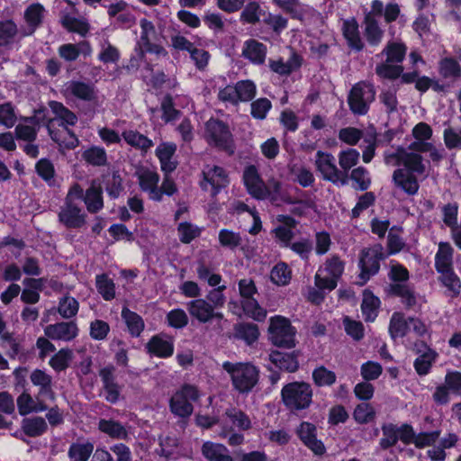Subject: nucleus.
<instances>
[{"instance_id": "nucleus-1", "label": "nucleus", "mask_w": 461, "mask_h": 461, "mask_svg": "<svg viewBox=\"0 0 461 461\" xmlns=\"http://www.w3.org/2000/svg\"><path fill=\"white\" fill-rule=\"evenodd\" d=\"M222 368L230 377L233 388L240 393H249L259 381V369L251 362H230Z\"/></svg>"}, {"instance_id": "nucleus-2", "label": "nucleus", "mask_w": 461, "mask_h": 461, "mask_svg": "<svg viewBox=\"0 0 461 461\" xmlns=\"http://www.w3.org/2000/svg\"><path fill=\"white\" fill-rule=\"evenodd\" d=\"M204 139L208 145L229 155L234 153V140L228 122L211 117L204 123Z\"/></svg>"}, {"instance_id": "nucleus-3", "label": "nucleus", "mask_w": 461, "mask_h": 461, "mask_svg": "<svg viewBox=\"0 0 461 461\" xmlns=\"http://www.w3.org/2000/svg\"><path fill=\"white\" fill-rule=\"evenodd\" d=\"M313 391L306 382H292L285 384L281 391V398L290 411L308 409L312 402Z\"/></svg>"}, {"instance_id": "nucleus-4", "label": "nucleus", "mask_w": 461, "mask_h": 461, "mask_svg": "<svg viewBox=\"0 0 461 461\" xmlns=\"http://www.w3.org/2000/svg\"><path fill=\"white\" fill-rule=\"evenodd\" d=\"M375 99V89L367 81H359L352 86L348 95V104L355 115H366L370 110V104Z\"/></svg>"}, {"instance_id": "nucleus-5", "label": "nucleus", "mask_w": 461, "mask_h": 461, "mask_svg": "<svg viewBox=\"0 0 461 461\" xmlns=\"http://www.w3.org/2000/svg\"><path fill=\"white\" fill-rule=\"evenodd\" d=\"M384 258V249L380 244L363 249L359 257L360 273L357 284L362 286L371 276L376 275L380 269V261Z\"/></svg>"}, {"instance_id": "nucleus-6", "label": "nucleus", "mask_w": 461, "mask_h": 461, "mask_svg": "<svg viewBox=\"0 0 461 461\" xmlns=\"http://www.w3.org/2000/svg\"><path fill=\"white\" fill-rule=\"evenodd\" d=\"M316 168L321 173L322 178L335 185H345L348 182V175L340 171L336 164L332 154L318 150L316 153Z\"/></svg>"}, {"instance_id": "nucleus-7", "label": "nucleus", "mask_w": 461, "mask_h": 461, "mask_svg": "<svg viewBox=\"0 0 461 461\" xmlns=\"http://www.w3.org/2000/svg\"><path fill=\"white\" fill-rule=\"evenodd\" d=\"M268 330L270 339L276 346L287 348L294 347V330L287 319L280 316L272 318Z\"/></svg>"}, {"instance_id": "nucleus-8", "label": "nucleus", "mask_w": 461, "mask_h": 461, "mask_svg": "<svg viewBox=\"0 0 461 461\" xmlns=\"http://www.w3.org/2000/svg\"><path fill=\"white\" fill-rule=\"evenodd\" d=\"M344 271V263L338 257H332L325 263L315 276V286L332 291L336 288L339 278Z\"/></svg>"}, {"instance_id": "nucleus-9", "label": "nucleus", "mask_w": 461, "mask_h": 461, "mask_svg": "<svg viewBox=\"0 0 461 461\" xmlns=\"http://www.w3.org/2000/svg\"><path fill=\"white\" fill-rule=\"evenodd\" d=\"M49 106L57 118L61 121L59 125L62 126L69 135V140L64 142L65 148L68 149H74L78 146L79 140L68 126H75L77 124V114L66 107L62 103L58 101H50Z\"/></svg>"}, {"instance_id": "nucleus-10", "label": "nucleus", "mask_w": 461, "mask_h": 461, "mask_svg": "<svg viewBox=\"0 0 461 461\" xmlns=\"http://www.w3.org/2000/svg\"><path fill=\"white\" fill-rule=\"evenodd\" d=\"M302 442L315 455H322L325 452L323 443L317 439V428L314 424L303 421L295 430Z\"/></svg>"}, {"instance_id": "nucleus-11", "label": "nucleus", "mask_w": 461, "mask_h": 461, "mask_svg": "<svg viewBox=\"0 0 461 461\" xmlns=\"http://www.w3.org/2000/svg\"><path fill=\"white\" fill-rule=\"evenodd\" d=\"M78 328L74 321H61L45 327L44 334L53 340L70 341L77 336Z\"/></svg>"}, {"instance_id": "nucleus-12", "label": "nucleus", "mask_w": 461, "mask_h": 461, "mask_svg": "<svg viewBox=\"0 0 461 461\" xmlns=\"http://www.w3.org/2000/svg\"><path fill=\"white\" fill-rule=\"evenodd\" d=\"M242 182L248 194L255 198L263 196L262 188L266 185L262 179L257 166L249 165L245 167L242 174Z\"/></svg>"}, {"instance_id": "nucleus-13", "label": "nucleus", "mask_w": 461, "mask_h": 461, "mask_svg": "<svg viewBox=\"0 0 461 461\" xmlns=\"http://www.w3.org/2000/svg\"><path fill=\"white\" fill-rule=\"evenodd\" d=\"M341 32L348 47L351 50L360 52L364 50L365 43L360 35L359 24L355 17L343 21Z\"/></svg>"}, {"instance_id": "nucleus-14", "label": "nucleus", "mask_w": 461, "mask_h": 461, "mask_svg": "<svg viewBox=\"0 0 461 461\" xmlns=\"http://www.w3.org/2000/svg\"><path fill=\"white\" fill-rule=\"evenodd\" d=\"M59 221L68 229H79L86 222V214L72 202L65 203L59 213Z\"/></svg>"}, {"instance_id": "nucleus-15", "label": "nucleus", "mask_w": 461, "mask_h": 461, "mask_svg": "<svg viewBox=\"0 0 461 461\" xmlns=\"http://www.w3.org/2000/svg\"><path fill=\"white\" fill-rule=\"evenodd\" d=\"M364 37L370 47H378L384 38V31L372 14H366L363 20Z\"/></svg>"}, {"instance_id": "nucleus-16", "label": "nucleus", "mask_w": 461, "mask_h": 461, "mask_svg": "<svg viewBox=\"0 0 461 461\" xmlns=\"http://www.w3.org/2000/svg\"><path fill=\"white\" fill-rule=\"evenodd\" d=\"M393 181L394 185L409 195L418 193L420 185L417 177L411 172L397 168L393 171Z\"/></svg>"}, {"instance_id": "nucleus-17", "label": "nucleus", "mask_w": 461, "mask_h": 461, "mask_svg": "<svg viewBox=\"0 0 461 461\" xmlns=\"http://www.w3.org/2000/svg\"><path fill=\"white\" fill-rule=\"evenodd\" d=\"M267 48L262 42L254 39L247 40L242 49V56L254 65L264 64Z\"/></svg>"}, {"instance_id": "nucleus-18", "label": "nucleus", "mask_w": 461, "mask_h": 461, "mask_svg": "<svg viewBox=\"0 0 461 461\" xmlns=\"http://www.w3.org/2000/svg\"><path fill=\"white\" fill-rule=\"evenodd\" d=\"M204 181L212 186V195H217L221 190L229 185L226 171L220 166H213L207 172H203Z\"/></svg>"}, {"instance_id": "nucleus-19", "label": "nucleus", "mask_w": 461, "mask_h": 461, "mask_svg": "<svg viewBox=\"0 0 461 461\" xmlns=\"http://www.w3.org/2000/svg\"><path fill=\"white\" fill-rule=\"evenodd\" d=\"M84 203L90 213H97L104 208L103 187L93 180L90 186L86 190Z\"/></svg>"}, {"instance_id": "nucleus-20", "label": "nucleus", "mask_w": 461, "mask_h": 461, "mask_svg": "<svg viewBox=\"0 0 461 461\" xmlns=\"http://www.w3.org/2000/svg\"><path fill=\"white\" fill-rule=\"evenodd\" d=\"M394 157L402 161L403 165L407 167V172L423 174L426 170V167L423 164L422 156L416 152H406L403 148L399 147L397 149Z\"/></svg>"}, {"instance_id": "nucleus-21", "label": "nucleus", "mask_w": 461, "mask_h": 461, "mask_svg": "<svg viewBox=\"0 0 461 461\" xmlns=\"http://www.w3.org/2000/svg\"><path fill=\"white\" fill-rule=\"evenodd\" d=\"M113 371L114 368L113 366H106L102 368L99 372L104 388L106 392L105 399L112 403L116 402L120 396V387L115 382Z\"/></svg>"}, {"instance_id": "nucleus-22", "label": "nucleus", "mask_w": 461, "mask_h": 461, "mask_svg": "<svg viewBox=\"0 0 461 461\" xmlns=\"http://www.w3.org/2000/svg\"><path fill=\"white\" fill-rule=\"evenodd\" d=\"M213 306L204 299H195L187 303L190 315L201 323L212 321Z\"/></svg>"}, {"instance_id": "nucleus-23", "label": "nucleus", "mask_w": 461, "mask_h": 461, "mask_svg": "<svg viewBox=\"0 0 461 461\" xmlns=\"http://www.w3.org/2000/svg\"><path fill=\"white\" fill-rule=\"evenodd\" d=\"M201 451L208 461H233L229 449L222 444L206 441L203 444Z\"/></svg>"}, {"instance_id": "nucleus-24", "label": "nucleus", "mask_w": 461, "mask_h": 461, "mask_svg": "<svg viewBox=\"0 0 461 461\" xmlns=\"http://www.w3.org/2000/svg\"><path fill=\"white\" fill-rule=\"evenodd\" d=\"M105 192L111 200L119 198L124 191L123 179L118 170L102 175Z\"/></svg>"}, {"instance_id": "nucleus-25", "label": "nucleus", "mask_w": 461, "mask_h": 461, "mask_svg": "<svg viewBox=\"0 0 461 461\" xmlns=\"http://www.w3.org/2000/svg\"><path fill=\"white\" fill-rule=\"evenodd\" d=\"M68 90L73 96L86 102H93L96 99V93L93 84L80 80H72Z\"/></svg>"}, {"instance_id": "nucleus-26", "label": "nucleus", "mask_w": 461, "mask_h": 461, "mask_svg": "<svg viewBox=\"0 0 461 461\" xmlns=\"http://www.w3.org/2000/svg\"><path fill=\"white\" fill-rule=\"evenodd\" d=\"M180 447L179 438L173 435H166L158 437V447L155 452L167 461L178 452Z\"/></svg>"}, {"instance_id": "nucleus-27", "label": "nucleus", "mask_w": 461, "mask_h": 461, "mask_svg": "<svg viewBox=\"0 0 461 461\" xmlns=\"http://www.w3.org/2000/svg\"><path fill=\"white\" fill-rule=\"evenodd\" d=\"M59 54L60 58L66 61H75L78 59L81 52L88 54L91 51L90 43L86 41L80 42L78 45L73 43H65L59 46Z\"/></svg>"}, {"instance_id": "nucleus-28", "label": "nucleus", "mask_w": 461, "mask_h": 461, "mask_svg": "<svg viewBox=\"0 0 461 461\" xmlns=\"http://www.w3.org/2000/svg\"><path fill=\"white\" fill-rule=\"evenodd\" d=\"M301 66L302 58L295 53L292 56V60L287 62H285L282 58L277 60H269L270 69L280 76H289L294 70L299 68Z\"/></svg>"}, {"instance_id": "nucleus-29", "label": "nucleus", "mask_w": 461, "mask_h": 461, "mask_svg": "<svg viewBox=\"0 0 461 461\" xmlns=\"http://www.w3.org/2000/svg\"><path fill=\"white\" fill-rule=\"evenodd\" d=\"M269 359L278 368L290 373L295 372L299 367L296 357L292 353L275 351L269 355Z\"/></svg>"}, {"instance_id": "nucleus-30", "label": "nucleus", "mask_w": 461, "mask_h": 461, "mask_svg": "<svg viewBox=\"0 0 461 461\" xmlns=\"http://www.w3.org/2000/svg\"><path fill=\"white\" fill-rule=\"evenodd\" d=\"M32 383L40 387L39 394L54 399V393L51 387V376L44 371L36 369L30 375Z\"/></svg>"}, {"instance_id": "nucleus-31", "label": "nucleus", "mask_w": 461, "mask_h": 461, "mask_svg": "<svg viewBox=\"0 0 461 461\" xmlns=\"http://www.w3.org/2000/svg\"><path fill=\"white\" fill-rule=\"evenodd\" d=\"M122 136L128 145L135 149L147 151L153 146V141L138 131H124Z\"/></svg>"}, {"instance_id": "nucleus-32", "label": "nucleus", "mask_w": 461, "mask_h": 461, "mask_svg": "<svg viewBox=\"0 0 461 461\" xmlns=\"http://www.w3.org/2000/svg\"><path fill=\"white\" fill-rule=\"evenodd\" d=\"M82 158L88 165L93 167H103L107 164V153L104 148L100 146H91L82 153Z\"/></svg>"}, {"instance_id": "nucleus-33", "label": "nucleus", "mask_w": 461, "mask_h": 461, "mask_svg": "<svg viewBox=\"0 0 461 461\" xmlns=\"http://www.w3.org/2000/svg\"><path fill=\"white\" fill-rule=\"evenodd\" d=\"M45 8L41 3H34L27 6L24 11V20L27 25L35 31L43 22Z\"/></svg>"}, {"instance_id": "nucleus-34", "label": "nucleus", "mask_w": 461, "mask_h": 461, "mask_svg": "<svg viewBox=\"0 0 461 461\" xmlns=\"http://www.w3.org/2000/svg\"><path fill=\"white\" fill-rule=\"evenodd\" d=\"M390 292L402 298V303L407 308H412L417 303V298L414 291L406 283H397L390 285Z\"/></svg>"}, {"instance_id": "nucleus-35", "label": "nucleus", "mask_w": 461, "mask_h": 461, "mask_svg": "<svg viewBox=\"0 0 461 461\" xmlns=\"http://www.w3.org/2000/svg\"><path fill=\"white\" fill-rule=\"evenodd\" d=\"M258 336V325L254 323H239L234 327V338L244 340L248 345L255 342Z\"/></svg>"}, {"instance_id": "nucleus-36", "label": "nucleus", "mask_w": 461, "mask_h": 461, "mask_svg": "<svg viewBox=\"0 0 461 461\" xmlns=\"http://www.w3.org/2000/svg\"><path fill=\"white\" fill-rule=\"evenodd\" d=\"M379 303V299L370 291H364L361 309L366 321H373L375 319Z\"/></svg>"}, {"instance_id": "nucleus-37", "label": "nucleus", "mask_w": 461, "mask_h": 461, "mask_svg": "<svg viewBox=\"0 0 461 461\" xmlns=\"http://www.w3.org/2000/svg\"><path fill=\"white\" fill-rule=\"evenodd\" d=\"M149 351L159 357H167L173 354L174 346L170 340L158 336L153 337L147 345Z\"/></svg>"}, {"instance_id": "nucleus-38", "label": "nucleus", "mask_w": 461, "mask_h": 461, "mask_svg": "<svg viewBox=\"0 0 461 461\" xmlns=\"http://www.w3.org/2000/svg\"><path fill=\"white\" fill-rule=\"evenodd\" d=\"M161 119L165 123H171L180 118L182 113L175 107L173 96L166 94L161 101Z\"/></svg>"}, {"instance_id": "nucleus-39", "label": "nucleus", "mask_w": 461, "mask_h": 461, "mask_svg": "<svg viewBox=\"0 0 461 461\" xmlns=\"http://www.w3.org/2000/svg\"><path fill=\"white\" fill-rule=\"evenodd\" d=\"M282 185L277 180L273 179L268 182V185H265L262 188L263 196L258 197V200H269L272 203H277L279 202H286L288 203H294L292 201H288L281 195Z\"/></svg>"}, {"instance_id": "nucleus-40", "label": "nucleus", "mask_w": 461, "mask_h": 461, "mask_svg": "<svg viewBox=\"0 0 461 461\" xmlns=\"http://www.w3.org/2000/svg\"><path fill=\"white\" fill-rule=\"evenodd\" d=\"M17 33V25L12 19L0 21V48L12 45Z\"/></svg>"}, {"instance_id": "nucleus-41", "label": "nucleus", "mask_w": 461, "mask_h": 461, "mask_svg": "<svg viewBox=\"0 0 461 461\" xmlns=\"http://www.w3.org/2000/svg\"><path fill=\"white\" fill-rule=\"evenodd\" d=\"M196 265V273L200 280L207 281L211 286H216L221 283V276L212 273L211 265L203 258H199Z\"/></svg>"}, {"instance_id": "nucleus-42", "label": "nucleus", "mask_w": 461, "mask_h": 461, "mask_svg": "<svg viewBox=\"0 0 461 461\" xmlns=\"http://www.w3.org/2000/svg\"><path fill=\"white\" fill-rule=\"evenodd\" d=\"M122 317L124 320L130 333L134 337L140 336L144 329L142 318L127 308L122 309Z\"/></svg>"}, {"instance_id": "nucleus-43", "label": "nucleus", "mask_w": 461, "mask_h": 461, "mask_svg": "<svg viewBox=\"0 0 461 461\" xmlns=\"http://www.w3.org/2000/svg\"><path fill=\"white\" fill-rule=\"evenodd\" d=\"M98 429L111 438H124L127 437L126 429L119 421L113 420H100Z\"/></svg>"}, {"instance_id": "nucleus-44", "label": "nucleus", "mask_w": 461, "mask_h": 461, "mask_svg": "<svg viewBox=\"0 0 461 461\" xmlns=\"http://www.w3.org/2000/svg\"><path fill=\"white\" fill-rule=\"evenodd\" d=\"M170 409L173 413L180 417H188L193 412L192 403L177 392L170 400Z\"/></svg>"}, {"instance_id": "nucleus-45", "label": "nucleus", "mask_w": 461, "mask_h": 461, "mask_svg": "<svg viewBox=\"0 0 461 461\" xmlns=\"http://www.w3.org/2000/svg\"><path fill=\"white\" fill-rule=\"evenodd\" d=\"M47 423L41 417H33L23 420V430L29 437H38L47 429Z\"/></svg>"}, {"instance_id": "nucleus-46", "label": "nucleus", "mask_w": 461, "mask_h": 461, "mask_svg": "<svg viewBox=\"0 0 461 461\" xmlns=\"http://www.w3.org/2000/svg\"><path fill=\"white\" fill-rule=\"evenodd\" d=\"M436 268L438 272L451 269L452 248L447 243H439L438 251L436 254Z\"/></svg>"}, {"instance_id": "nucleus-47", "label": "nucleus", "mask_w": 461, "mask_h": 461, "mask_svg": "<svg viewBox=\"0 0 461 461\" xmlns=\"http://www.w3.org/2000/svg\"><path fill=\"white\" fill-rule=\"evenodd\" d=\"M94 450V446L90 442L74 443L68 450V456L71 461H87Z\"/></svg>"}, {"instance_id": "nucleus-48", "label": "nucleus", "mask_w": 461, "mask_h": 461, "mask_svg": "<svg viewBox=\"0 0 461 461\" xmlns=\"http://www.w3.org/2000/svg\"><path fill=\"white\" fill-rule=\"evenodd\" d=\"M407 47L402 42H389L383 52L386 55L387 62L401 63L406 56Z\"/></svg>"}, {"instance_id": "nucleus-49", "label": "nucleus", "mask_w": 461, "mask_h": 461, "mask_svg": "<svg viewBox=\"0 0 461 461\" xmlns=\"http://www.w3.org/2000/svg\"><path fill=\"white\" fill-rule=\"evenodd\" d=\"M421 347L426 348V350L416 358L414 362V366L419 375H426L432 362L435 360L437 353L430 348H427L426 345L421 343Z\"/></svg>"}, {"instance_id": "nucleus-50", "label": "nucleus", "mask_w": 461, "mask_h": 461, "mask_svg": "<svg viewBox=\"0 0 461 461\" xmlns=\"http://www.w3.org/2000/svg\"><path fill=\"white\" fill-rule=\"evenodd\" d=\"M438 72L444 78L461 76V66L454 58H443L438 63Z\"/></svg>"}, {"instance_id": "nucleus-51", "label": "nucleus", "mask_w": 461, "mask_h": 461, "mask_svg": "<svg viewBox=\"0 0 461 461\" xmlns=\"http://www.w3.org/2000/svg\"><path fill=\"white\" fill-rule=\"evenodd\" d=\"M262 13L260 5L256 1L249 2L240 14V21L243 23L255 24L259 22Z\"/></svg>"}, {"instance_id": "nucleus-52", "label": "nucleus", "mask_w": 461, "mask_h": 461, "mask_svg": "<svg viewBox=\"0 0 461 461\" xmlns=\"http://www.w3.org/2000/svg\"><path fill=\"white\" fill-rule=\"evenodd\" d=\"M360 154L356 149H347L345 150H341L339 153V164L340 167L343 169L342 172H348L355 167L359 161Z\"/></svg>"}, {"instance_id": "nucleus-53", "label": "nucleus", "mask_w": 461, "mask_h": 461, "mask_svg": "<svg viewBox=\"0 0 461 461\" xmlns=\"http://www.w3.org/2000/svg\"><path fill=\"white\" fill-rule=\"evenodd\" d=\"M390 62L378 64L375 68V73L378 77L385 79L394 80L401 77L403 67L398 64H389Z\"/></svg>"}, {"instance_id": "nucleus-54", "label": "nucleus", "mask_w": 461, "mask_h": 461, "mask_svg": "<svg viewBox=\"0 0 461 461\" xmlns=\"http://www.w3.org/2000/svg\"><path fill=\"white\" fill-rule=\"evenodd\" d=\"M272 108V103L267 97H261L250 104V114L254 119L264 120Z\"/></svg>"}, {"instance_id": "nucleus-55", "label": "nucleus", "mask_w": 461, "mask_h": 461, "mask_svg": "<svg viewBox=\"0 0 461 461\" xmlns=\"http://www.w3.org/2000/svg\"><path fill=\"white\" fill-rule=\"evenodd\" d=\"M312 379L317 386H330L336 382V375L333 371L321 366L313 370Z\"/></svg>"}, {"instance_id": "nucleus-56", "label": "nucleus", "mask_w": 461, "mask_h": 461, "mask_svg": "<svg viewBox=\"0 0 461 461\" xmlns=\"http://www.w3.org/2000/svg\"><path fill=\"white\" fill-rule=\"evenodd\" d=\"M242 308L244 312L256 321H263L267 316V312L258 303L253 297L243 299Z\"/></svg>"}, {"instance_id": "nucleus-57", "label": "nucleus", "mask_w": 461, "mask_h": 461, "mask_svg": "<svg viewBox=\"0 0 461 461\" xmlns=\"http://www.w3.org/2000/svg\"><path fill=\"white\" fill-rule=\"evenodd\" d=\"M348 177L357 185L356 189L360 191H366L371 185L369 172L362 166L354 168Z\"/></svg>"}, {"instance_id": "nucleus-58", "label": "nucleus", "mask_w": 461, "mask_h": 461, "mask_svg": "<svg viewBox=\"0 0 461 461\" xmlns=\"http://www.w3.org/2000/svg\"><path fill=\"white\" fill-rule=\"evenodd\" d=\"M389 331L393 339L403 337L408 332V320H404L402 313H393L391 318Z\"/></svg>"}, {"instance_id": "nucleus-59", "label": "nucleus", "mask_w": 461, "mask_h": 461, "mask_svg": "<svg viewBox=\"0 0 461 461\" xmlns=\"http://www.w3.org/2000/svg\"><path fill=\"white\" fill-rule=\"evenodd\" d=\"M224 415L234 426L240 429L246 430L251 426L249 418L240 410L236 408L228 409Z\"/></svg>"}, {"instance_id": "nucleus-60", "label": "nucleus", "mask_w": 461, "mask_h": 461, "mask_svg": "<svg viewBox=\"0 0 461 461\" xmlns=\"http://www.w3.org/2000/svg\"><path fill=\"white\" fill-rule=\"evenodd\" d=\"M235 87L239 102L251 101L257 93L256 85L251 80L239 81Z\"/></svg>"}, {"instance_id": "nucleus-61", "label": "nucleus", "mask_w": 461, "mask_h": 461, "mask_svg": "<svg viewBox=\"0 0 461 461\" xmlns=\"http://www.w3.org/2000/svg\"><path fill=\"white\" fill-rule=\"evenodd\" d=\"M262 22L269 26L276 35H280L288 26V19L281 14H273L271 13H268Z\"/></svg>"}, {"instance_id": "nucleus-62", "label": "nucleus", "mask_w": 461, "mask_h": 461, "mask_svg": "<svg viewBox=\"0 0 461 461\" xmlns=\"http://www.w3.org/2000/svg\"><path fill=\"white\" fill-rule=\"evenodd\" d=\"M58 312L65 319L72 318L78 312V303L73 297L64 296L59 300Z\"/></svg>"}, {"instance_id": "nucleus-63", "label": "nucleus", "mask_w": 461, "mask_h": 461, "mask_svg": "<svg viewBox=\"0 0 461 461\" xmlns=\"http://www.w3.org/2000/svg\"><path fill=\"white\" fill-rule=\"evenodd\" d=\"M270 278L273 283L278 285H285L291 280V271L285 263L276 265L270 273Z\"/></svg>"}, {"instance_id": "nucleus-64", "label": "nucleus", "mask_w": 461, "mask_h": 461, "mask_svg": "<svg viewBox=\"0 0 461 461\" xmlns=\"http://www.w3.org/2000/svg\"><path fill=\"white\" fill-rule=\"evenodd\" d=\"M188 53L196 69L199 71L205 70L211 59L210 52L203 49H198L194 45Z\"/></svg>"}]
</instances>
